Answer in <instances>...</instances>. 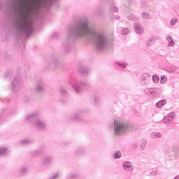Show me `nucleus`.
Masks as SVG:
<instances>
[{
	"mask_svg": "<svg viewBox=\"0 0 179 179\" xmlns=\"http://www.w3.org/2000/svg\"><path fill=\"white\" fill-rule=\"evenodd\" d=\"M45 86V84H44V82L41 80H38L34 87V90L36 93H43L44 92V87Z\"/></svg>",
	"mask_w": 179,
	"mask_h": 179,
	"instance_id": "nucleus-12",
	"label": "nucleus"
},
{
	"mask_svg": "<svg viewBox=\"0 0 179 179\" xmlns=\"http://www.w3.org/2000/svg\"><path fill=\"white\" fill-rule=\"evenodd\" d=\"M155 43H156V38L151 36L145 41V47H150L153 45Z\"/></svg>",
	"mask_w": 179,
	"mask_h": 179,
	"instance_id": "nucleus-17",
	"label": "nucleus"
},
{
	"mask_svg": "<svg viewBox=\"0 0 179 179\" xmlns=\"http://www.w3.org/2000/svg\"><path fill=\"white\" fill-rule=\"evenodd\" d=\"M129 129L128 122L122 121L121 120H114L113 122V134L115 136H120L127 134Z\"/></svg>",
	"mask_w": 179,
	"mask_h": 179,
	"instance_id": "nucleus-3",
	"label": "nucleus"
},
{
	"mask_svg": "<svg viewBox=\"0 0 179 179\" xmlns=\"http://www.w3.org/2000/svg\"><path fill=\"white\" fill-rule=\"evenodd\" d=\"M121 152L120 151H116V152L114 154V159H121Z\"/></svg>",
	"mask_w": 179,
	"mask_h": 179,
	"instance_id": "nucleus-36",
	"label": "nucleus"
},
{
	"mask_svg": "<svg viewBox=\"0 0 179 179\" xmlns=\"http://www.w3.org/2000/svg\"><path fill=\"white\" fill-rule=\"evenodd\" d=\"M122 169L127 173H132L134 171V165L131 162H124L122 163Z\"/></svg>",
	"mask_w": 179,
	"mask_h": 179,
	"instance_id": "nucleus-14",
	"label": "nucleus"
},
{
	"mask_svg": "<svg viewBox=\"0 0 179 179\" xmlns=\"http://www.w3.org/2000/svg\"><path fill=\"white\" fill-rule=\"evenodd\" d=\"M111 20H114V18H113V17H111Z\"/></svg>",
	"mask_w": 179,
	"mask_h": 179,
	"instance_id": "nucleus-52",
	"label": "nucleus"
},
{
	"mask_svg": "<svg viewBox=\"0 0 179 179\" xmlns=\"http://www.w3.org/2000/svg\"><path fill=\"white\" fill-rule=\"evenodd\" d=\"M34 127L38 129V131H45V129H47V124L40 119L34 120Z\"/></svg>",
	"mask_w": 179,
	"mask_h": 179,
	"instance_id": "nucleus-9",
	"label": "nucleus"
},
{
	"mask_svg": "<svg viewBox=\"0 0 179 179\" xmlns=\"http://www.w3.org/2000/svg\"><path fill=\"white\" fill-rule=\"evenodd\" d=\"M58 65H59V62H58L57 56L51 57L47 63L48 69H50L51 68H57Z\"/></svg>",
	"mask_w": 179,
	"mask_h": 179,
	"instance_id": "nucleus-11",
	"label": "nucleus"
},
{
	"mask_svg": "<svg viewBox=\"0 0 179 179\" xmlns=\"http://www.w3.org/2000/svg\"><path fill=\"white\" fill-rule=\"evenodd\" d=\"M94 104H99L100 103V96L94 95L93 97Z\"/></svg>",
	"mask_w": 179,
	"mask_h": 179,
	"instance_id": "nucleus-30",
	"label": "nucleus"
},
{
	"mask_svg": "<svg viewBox=\"0 0 179 179\" xmlns=\"http://www.w3.org/2000/svg\"><path fill=\"white\" fill-rule=\"evenodd\" d=\"M174 118H176V113L172 112L165 116L163 118L162 122L164 124H170V122H173V120H174Z\"/></svg>",
	"mask_w": 179,
	"mask_h": 179,
	"instance_id": "nucleus-16",
	"label": "nucleus"
},
{
	"mask_svg": "<svg viewBox=\"0 0 179 179\" xmlns=\"http://www.w3.org/2000/svg\"><path fill=\"white\" fill-rule=\"evenodd\" d=\"M119 10H120L118 9V8H117L115 6H110V10H109V16L110 17H113V16H114V12L115 13H118Z\"/></svg>",
	"mask_w": 179,
	"mask_h": 179,
	"instance_id": "nucleus-18",
	"label": "nucleus"
},
{
	"mask_svg": "<svg viewBox=\"0 0 179 179\" xmlns=\"http://www.w3.org/2000/svg\"><path fill=\"white\" fill-rule=\"evenodd\" d=\"M80 72L83 76H87V75H89V69L85 67H81L80 69Z\"/></svg>",
	"mask_w": 179,
	"mask_h": 179,
	"instance_id": "nucleus-23",
	"label": "nucleus"
},
{
	"mask_svg": "<svg viewBox=\"0 0 179 179\" xmlns=\"http://www.w3.org/2000/svg\"><path fill=\"white\" fill-rule=\"evenodd\" d=\"M100 10H96V13L97 15H101V12H99Z\"/></svg>",
	"mask_w": 179,
	"mask_h": 179,
	"instance_id": "nucleus-48",
	"label": "nucleus"
},
{
	"mask_svg": "<svg viewBox=\"0 0 179 179\" xmlns=\"http://www.w3.org/2000/svg\"><path fill=\"white\" fill-rule=\"evenodd\" d=\"M131 31V30H129V29L128 28H124L122 31V34L125 35V34H128V33H129Z\"/></svg>",
	"mask_w": 179,
	"mask_h": 179,
	"instance_id": "nucleus-40",
	"label": "nucleus"
},
{
	"mask_svg": "<svg viewBox=\"0 0 179 179\" xmlns=\"http://www.w3.org/2000/svg\"><path fill=\"white\" fill-rule=\"evenodd\" d=\"M150 138L152 139H157L159 138H162V134L160 133H157V132H154V133H152L150 134Z\"/></svg>",
	"mask_w": 179,
	"mask_h": 179,
	"instance_id": "nucleus-25",
	"label": "nucleus"
},
{
	"mask_svg": "<svg viewBox=\"0 0 179 179\" xmlns=\"http://www.w3.org/2000/svg\"><path fill=\"white\" fill-rule=\"evenodd\" d=\"M157 171H156V170L150 172V176H157Z\"/></svg>",
	"mask_w": 179,
	"mask_h": 179,
	"instance_id": "nucleus-43",
	"label": "nucleus"
},
{
	"mask_svg": "<svg viewBox=\"0 0 179 179\" xmlns=\"http://www.w3.org/2000/svg\"><path fill=\"white\" fill-rule=\"evenodd\" d=\"M140 83L142 86H150L152 85V77L148 73H143L141 76Z\"/></svg>",
	"mask_w": 179,
	"mask_h": 179,
	"instance_id": "nucleus-6",
	"label": "nucleus"
},
{
	"mask_svg": "<svg viewBox=\"0 0 179 179\" xmlns=\"http://www.w3.org/2000/svg\"><path fill=\"white\" fill-rule=\"evenodd\" d=\"M77 156H80V155H83L85 153V150L83 148H78L75 152Z\"/></svg>",
	"mask_w": 179,
	"mask_h": 179,
	"instance_id": "nucleus-28",
	"label": "nucleus"
},
{
	"mask_svg": "<svg viewBox=\"0 0 179 179\" xmlns=\"http://www.w3.org/2000/svg\"><path fill=\"white\" fill-rule=\"evenodd\" d=\"M141 16L143 17V19H150V14H149L148 12H143L141 13Z\"/></svg>",
	"mask_w": 179,
	"mask_h": 179,
	"instance_id": "nucleus-32",
	"label": "nucleus"
},
{
	"mask_svg": "<svg viewBox=\"0 0 179 179\" xmlns=\"http://www.w3.org/2000/svg\"><path fill=\"white\" fill-rule=\"evenodd\" d=\"M145 148H146V141H143L141 144V150H145Z\"/></svg>",
	"mask_w": 179,
	"mask_h": 179,
	"instance_id": "nucleus-41",
	"label": "nucleus"
},
{
	"mask_svg": "<svg viewBox=\"0 0 179 179\" xmlns=\"http://www.w3.org/2000/svg\"><path fill=\"white\" fill-rule=\"evenodd\" d=\"M87 38L93 41L97 51H107L110 48V38L103 31L91 28L89 20L83 17L77 20L67 30V38L64 44V51L69 52L76 40Z\"/></svg>",
	"mask_w": 179,
	"mask_h": 179,
	"instance_id": "nucleus-2",
	"label": "nucleus"
},
{
	"mask_svg": "<svg viewBox=\"0 0 179 179\" xmlns=\"http://www.w3.org/2000/svg\"><path fill=\"white\" fill-rule=\"evenodd\" d=\"M41 163L42 166H48L52 163V156L51 155H45L42 157L41 159Z\"/></svg>",
	"mask_w": 179,
	"mask_h": 179,
	"instance_id": "nucleus-13",
	"label": "nucleus"
},
{
	"mask_svg": "<svg viewBox=\"0 0 179 179\" xmlns=\"http://www.w3.org/2000/svg\"><path fill=\"white\" fill-rule=\"evenodd\" d=\"M134 31L137 34L142 36L145 33V29L143 27L139 22H134Z\"/></svg>",
	"mask_w": 179,
	"mask_h": 179,
	"instance_id": "nucleus-15",
	"label": "nucleus"
},
{
	"mask_svg": "<svg viewBox=\"0 0 179 179\" xmlns=\"http://www.w3.org/2000/svg\"><path fill=\"white\" fill-rule=\"evenodd\" d=\"M42 153H43V150H36L31 152V156H32V157H37L40 156Z\"/></svg>",
	"mask_w": 179,
	"mask_h": 179,
	"instance_id": "nucleus-20",
	"label": "nucleus"
},
{
	"mask_svg": "<svg viewBox=\"0 0 179 179\" xmlns=\"http://www.w3.org/2000/svg\"><path fill=\"white\" fill-rule=\"evenodd\" d=\"M116 64L117 66H120V68H127V65H128L127 63H122L120 62H116Z\"/></svg>",
	"mask_w": 179,
	"mask_h": 179,
	"instance_id": "nucleus-34",
	"label": "nucleus"
},
{
	"mask_svg": "<svg viewBox=\"0 0 179 179\" xmlns=\"http://www.w3.org/2000/svg\"><path fill=\"white\" fill-rule=\"evenodd\" d=\"M169 72L171 73H174V72H177V67L176 66H171L169 67L168 69Z\"/></svg>",
	"mask_w": 179,
	"mask_h": 179,
	"instance_id": "nucleus-35",
	"label": "nucleus"
},
{
	"mask_svg": "<svg viewBox=\"0 0 179 179\" xmlns=\"http://www.w3.org/2000/svg\"><path fill=\"white\" fill-rule=\"evenodd\" d=\"M0 0V10H3L11 22L17 36H30L33 32L31 15H38L40 9L52 5L54 0Z\"/></svg>",
	"mask_w": 179,
	"mask_h": 179,
	"instance_id": "nucleus-1",
	"label": "nucleus"
},
{
	"mask_svg": "<svg viewBox=\"0 0 179 179\" xmlns=\"http://www.w3.org/2000/svg\"><path fill=\"white\" fill-rule=\"evenodd\" d=\"M58 37V34L57 32H54L52 35H51V38H57Z\"/></svg>",
	"mask_w": 179,
	"mask_h": 179,
	"instance_id": "nucleus-44",
	"label": "nucleus"
},
{
	"mask_svg": "<svg viewBox=\"0 0 179 179\" xmlns=\"http://www.w3.org/2000/svg\"><path fill=\"white\" fill-rule=\"evenodd\" d=\"M127 19L131 22H136V20H138V17H136V16L132 13H130L127 15Z\"/></svg>",
	"mask_w": 179,
	"mask_h": 179,
	"instance_id": "nucleus-26",
	"label": "nucleus"
},
{
	"mask_svg": "<svg viewBox=\"0 0 179 179\" xmlns=\"http://www.w3.org/2000/svg\"><path fill=\"white\" fill-rule=\"evenodd\" d=\"M160 82L162 85H164L166 82H167V78H166L164 76H162Z\"/></svg>",
	"mask_w": 179,
	"mask_h": 179,
	"instance_id": "nucleus-39",
	"label": "nucleus"
},
{
	"mask_svg": "<svg viewBox=\"0 0 179 179\" xmlns=\"http://www.w3.org/2000/svg\"><path fill=\"white\" fill-rule=\"evenodd\" d=\"M38 115H40V111L36 110L30 115L24 117V121H25V122H29L30 124H33V125H34V120H37L36 118H37Z\"/></svg>",
	"mask_w": 179,
	"mask_h": 179,
	"instance_id": "nucleus-8",
	"label": "nucleus"
},
{
	"mask_svg": "<svg viewBox=\"0 0 179 179\" xmlns=\"http://www.w3.org/2000/svg\"><path fill=\"white\" fill-rule=\"evenodd\" d=\"M173 150V152L175 153V155H178L179 149L177 147H175Z\"/></svg>",
	"mask_w": 179,
	"mask_h": 179,
	"instance_id": "nucleus-45",
	"label": "nucleus"
},
{
	"mask_svg": "<svg viewBox=\"0 0 179 179\" xmlns=\"http://www.w3.org/2000/svg\"><path fill=\"white\" fill-rule=\"evenodd\" d=\"M165 103H166L165 100H161L156 103V106H157V108H162V107H163V106H164Z\"/></svg>",
	"mask_w": 179,
	"mask_h": 179,
	"instance_id": "nucleus-31",
	"label": "nucleus"
},
{
	"mask_svg": "<svg viewBox=\"0 0 179 179\" xmlns=\"http://www.w3.org/2000/svg\"><path fill=\"white\" fill-rule=\"evenodd\" d=\"M138 148V143L136 142L132 144V149H137Z\"/></svg>",
	"mask_w": 179,
	"mask_h": 179,
	"instance_id": "nucleus-46",
	"label": "nucleus"
},
{
	"mask_svg": "<svg viewBox=\"0 0 179 179\" xmlns=\"http://www.w3.org/2000/svg\"><path fill=\"white\" fill-rule=\"evenodd\" d=\"M9 152V150L6 147H0V156H5V155H8Z\"/></svg>",
	"mask_w": 179,
	"mask_h": 179,
	"instance_id": "nucleus-21",
	"label": "nucleus"
},
{
	"mask_svg": "<svg viewBox=\"0 0 179 179\" xmlns=\"http://www.w3.org/2000/svg\"><path fill=\"white\" fill-rule=\"evenodd\" d=\"M9 75H10V73L9 71H7L6 73H5V78H8L9 76Z\"/></svg>",
	"mask_w": 179,
	"mask_h": 179,
	"instance_id": "nucleus-47",
	"label": "nucleus"
},
{
	"mask_svg": "<svg viewBox=\"0 0 179 179\" xmlns=\"http://www.w3.org/2000/svg\"><path fill=\"white\" fill-rule=\"evenodd\" d=\"M83 113H87V110L83 108L77 110L70 116L71 121H82L80 115H82Z\"/></svg>",
	"mask_w": 179,
	"mask_h": 179,
	"instance_id": "nucleus-7",
	"label": "nucleus"
},
{
	"mask_svg": "<svg viewBox=\"0 0 179 179\" xmlns=\"http://www.w3.org/2000/svg\"><path fill=\"white\" fill-rule=\"evenodd\" d=\"M143 92L150 97H157L159 96V89L156 87L145 88Z\"/></svg>",
	"mask_w": 179,
	"mask_h": 179,
	"instance_id": "nucleus-10",
	"label": "nucleus"
},
{
	"mask_svg": "<svg viewBox=\"0 0 179 179\" xmlns=\"http://www.w3.org/2000/svg\"><path fill=\"white\" fill-rule=\"evenodd\" d=\"M132 5V3L131 1H129V6H131Z\"/></svg>",
	"mask_w": 179,
	"mask_h": 179,
	"instance_id": "nucleus-49",
	"label": "nucleus"
},
{
	"mask_svg": "<svg viewBox=\"0 0 179 179\" xmlns=\"http://www.w3.org/2000/svg\"><path fill=\"white\" fill-rule=\"evenodd\" d=\"M78 177V175L76 173H70L67 175L66 178L67 179H71V178H76Z\"/></svg>",
	"mask_w": 179,
	"mask_h": 179,
	"instance_id": "nucleus-38",
	"label": "nucleus"
},
{
	"mask_svg": "<svg viewBox=\"0 0 179 179\" xmlns=\"http://www.w3.org/2000/svg\"><path fill=\"white\" fill-rule=\"evenodd\" d=\"M10 90H12L13 93H17L22 89V81L19 78H14L11 80V83L9 86Z\"/></svg>",
	"mask_w": 179,
	"mask_h": 179,
	"instance_id": "nucleus-5",
	"label": "nucleus"
},
{
	"mask_svg": "<svg viewBox=\"0 0 179 179\" xmlns=\"http://www.w3.org/2000/svg\"><path fill=\"white\" fill-rule=\"evenodd\" d=\"M128 125H129V129H127V131H136V130L139 129V126H138V125L132 124H130L129 122H128Z\"/></svg>",
	"mask_w": 179,
	"mask_h": 179,
	"instance_id": "nucleus-22",
	"label": "nucleus"
},
{
	"mask_svg": "<svg viewBox=\"0 0 179 179\" xmlns=\"http://www.w3.org/2000/svg\"><path fill=\"white\" fill-rule=\"evenodd\" d=\"M19 171H20V176H24V174H26V173H27V167L22 166L20 169Z\"/></svg>",
	"mask_w": 179,
	"mask_h": 179,
	"instance_id": "nucleus-27",
	"label": "nucleus"
},
{
	"mask_svg": "<svg viewBox=\"0 0 179 179\" xmlns=\"http://www.w3.org/2000/svg\"><path fill=\"white\" fill-rule=\"evenodd\" d=\"M59 92L62 96H68V91H66V88H65V87L62 85L60 86L59 87Z\"/></svg>",
	"mask_w": 179,
	"mask_h": 179,
	"instance_id": "nucleus-24",
	"label": "nucleus"
},
{
	"mask_svg": "<svg viewBox=\"0 0 179 179\" xmlns=\"http://www.w3.org/2000/svg\"><path fill=\"white\" fill-rule=\"evenodd\" d=\"M70 84L76 93H80L83 90V87H87V86H89L87 81L79 80H73Z\"/></svg>",
	"mask_w": 179,
	"mask_h": 179,
	"instance_id": "nucleus-4",
	"label": "nucleus"
},
{
	"mask_svg": "<svg viewBox=\"0 0 179 179\" xmlns=\"http://www.w3.org/2000/svg\"><path fill=\"white\" fill-rule=\"evenodd\" d=\"M166 41H168V47H173L175 44L173 37L170 35L166 36Z\"/></svg>",
	"mask_w": 179,
	"mask_h": 179,
	"instance_id": "nucleus-19",
	"label": "nucleus"
},
{
	"mask_svg": "<svg viewBox=\"0 0 179 179\" xmlns=\"http://www.w3.org/2000/svg\"><path fill=\"white\" fill-rule=\"evenodd\" d=\"M177 24V19L172 18L171 20V26H176Z\"/></svg>",
	"mask_w": 179,
	"mask_h": 179,
	"instance_id": "nucleus-42",
	"label": "nucleus"
},
{
	"mask_svg": "<svg viewBox=\"0 0 179 179\" xmlns=\"http://www.w3.org/2000/svg\"><path fill=\"white\" fill-rule=\"evenodd\" d=\"M0 121H2V117H0Z\"/></svg>",
	"mask_w": 179,
	"mask_h": 179,
	"instance_id": "nucleus-51",
	"label": "nucleus"
},
{
	"mask_svg": "<svg viewBox=\"0 0 179 179\" xmlns=\"http://www.w3.org/2000/svg\"><path fill=\"white\" fill-rule=\"evenodd\" d=\"M159 80H160V78L157 77V76H152V82L153 83H158Z\"/></svg>",
	"mask_w": 179,
	"mask_h": 179,
	"instance_id": "nucleus-37",
	"label": "nucleus"
},
{
	"mask_svg": "<svg viewBox=\"0 0 179 179\" xmlns=\"http://www.w3.org/2000/svg\"><path fill=\"white\" fill-rule=\"evenodd\" d=\"M32 141L30 140H27V139H24L21 141V145H30V143H31Z\"/></svg>",
	"mask_w": 179,
	"mask_h": 179,
	"instance_id": "nucleus-33",
	"label": "nucleus"
},
{
	"mask_svg": "<svg viewBox=\"0 0 179 179\" xmlns=\"http://www.w3.org/2000/svg\"><path fill=\"white\" fill-rule=\"evenodd\" d=\"M59 176H61L59 172H57V173L50 176L48 177V179H58V177H59Z\"/></svg>",
	"mask_w": 179,
	"mask_h": 179,
	"instance_id": "nucleus-29",
	"label": "nucleus"
},
{
	"mask_svg": "<svg viewBox=\"0 0 179 179\" xmlns=\"http://www.w3.org/2000/svg\"><path fill=\"white\" fill-rule=\"evenodd\" d=\"M115 19H116V20H117V19H120V17H119V16H117V17H115Z\"/></svg>",
	"mask_w": 179,
	"mask_h": 179,
	"instance_id": "nucleus-50",
	"label": "nucleus"
}]
</instances>
